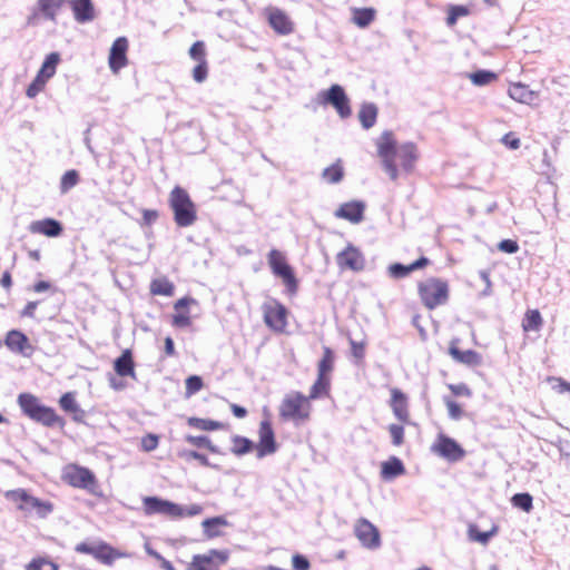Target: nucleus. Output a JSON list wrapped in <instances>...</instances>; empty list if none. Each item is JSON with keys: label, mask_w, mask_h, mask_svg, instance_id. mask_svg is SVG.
I'll return each mask as SVG.
<instances>
[{"label": "nucleus", "mask_w": 570, "mask_h": 570, "mask_svg": "<svg viewBox=\"0 0 570 570\" xmlns=\"http://www.w3.org/2000/svg\"><path fill=\"white\" fill-rule=\"evenodd\" d=\"M508 95L511 99L525 105H531L538 99V94L521 82L512 83L509 87Z\"/></svg>", "instance_id": "26"}, {"label": "nucleus", "mask_w": 570, "mask_h": 570, "mask_svg": "<svg viewBox=\"0 0 570 570\" xmlns=\"http://www.w3.org/2000/svg\"><path fill=\"white\" fill-rule=\"evenodd\" d=\"M405 472L402 461L397 458H391L389 461L382 463V476L386 480H391Z\"/></svg>", "instance_id": "31"}, {"label": "nucleus", "mask_w": 570, "mask_h": 570, "mask_svg": "<svg viewBox=\"0 0 570 570\" xmlns=\"http://www.w3.org/2000/svg\"><path fill=\"white\" fill-rule=\"evenodd\" d=\"M469 14V10L463 6H453L449 10V14L446 18L448 26L452 27L456 23L460 17H464Z\"/></svg>", "instance_id": "49"}, {"label": "nucleus", "mask_w": 570, "mask_h": 570, "mask_svg": "<svg viewBox=\"0 0 570 570\" xmlns=\"http://www.w3.org/2000/svg\"><path fill=\"white\" fill-rule=\"evenodd\" d=\"M497 533V528L493 527L490 531L480 532L475 525H470L468 534L470 540L476 541L481 544H487L489 540Z\"/></svg>", "instance_id": "44"}, {"label": "nucleus", "mask_w": 570, "mask_h": 570, "mask_svg": "<svg viewBox=\"0 0 570 570\" xmlns=\"http://www.w3.org/2000/svg\"><path fill=\"white\" fill-rule=\"evenodd\" d=\"M180 455L187 460H189V459L197 460V461H199L200 464H203L205 466H207L209 464L207 456H205L204 454L198 453L196 451H185Z\"/></svg>", "instance_id": "63"}, {"label": "nucleus", "mask_w": 570, "mask_h": 570, "mask_svg": "<svg viewBox=\"0 0 570 570\" xmlns=\"http://www.w3.org/2000/svg\"><path fill=\"white\" fill-rule=\"evenodd\" d=\"M375 145L383 168L392 180L399 178L396 158L400 160L401 167L410 171L419 157L415 144L409 141L397 146L392 131L389 130L382 132Z\"/></svg>", "instance_id": "1"}, {"label": "nucleus", "mask_w": 570, "mask_h": 570, "mask_svg": "<svg viewBox=\"0 0 570 570\" xmlns=\"http://www.w3.org/2000/svg\"><path fill=\"white\" fill-rule=\"evenodd\" d=\"M59 404H60L61 409L65 410L66 412H72L73 413V412H78L79 411V405L76 402L75 394L71 393V392L65 393L60 397Z\"/></svg>", "instance_id": "48"}, {"label": "nucleus", "mask_w": 570, "mask_h": 570, "mask_svg": "<svg viewBox=\"0 0 570 570\" xmlns=\"http://www.w3.org/2000/svg\"><path fill=\"white\" fill-rule=\"evenodd\" d=\"M265 324L273 331L282 333L287 326V309L278 301L268 298L262 305Z\"/></svg>", "instance_id": "9"}, {"label": "nucleus", "mask_w": 570, "mask_h": 570, "mask_svg": "<svg viewBox=\"0 0 570 570\" xmlns=\"http://www.w3.org/2000/svg\"><path fill=\"white\" fill-rule=\"evenodd\" d=\"M203 387V381L197 375H191L186 380V393L193 395Z\"/></svg>", "instance_id": "53"}, {"label": "nucleus", "mask_w": 570, "mask_h": 570, "mask_svg": "<svg viewBox=\"0 0 570 570\" xmlns=\"http://www.w3.org/2000/svg\"><path fill=\"white\" fill-rule=\"evenodd\" d=\"M228 554L225 551H217V550H210L208 553L205 554H196L194 556L193 560L204 564L208 569L212 566H219L227 561Z\"/></svg>", "instance_id": "28"}, {"label": "nucleus", "mask_w": 570, "mask_h": 570, "mask_svg": "<svg viewBox=\"0 0 570 570\" xmlns=\"http://www.w3.org/2000/svg\"><path fill=\"white\" fill-rule=\"evenodd\" d=\"M196 303L197 302L194 298H189V297H183V298L178 299L174 305L176 313L173 315V325L176 327L189 326L191 322H190L189 313L186 309L188 308V306L190 304H196Z\"/></svg>", "instance_id": "24"}, {"label": "nucleus", "mask_w": 570, "mask_h": 570, "mask_svg": "<svg viewBox=\"0 0 570 570\" xmlns=\"http://www.w3.org/2000/svg\"><path fill=\"white\" fill-rule=\"evenodd\" d=\"M65 0H38V7L41 13L49 20L56 21L57 12Z\"/></svg>", "instance_id": "34"}, {"label": "nucleus", "mask_w": 570, "mask_h": 570, "mask_svg": "<svg viewBox=\"0 0 570 570\" xmlns=\"http://www.w3.org/2000/svg\"><path fill=\"white\" fill-rule=\"evenodd\" d=\"M18 403L26 415L43 425L52 426L59 420L53 409L42 405L32 394L21 393Z\"/></svg>", "instance_id": "4"}, {"label": "nucleus", "mask_w": 570, "mask_h": 570, "mask_svg": "<svg viewBox=\"0 0 570 570\" xmlns=\"http://www.w3.org/2000/svg\"><path fill=\"white\" fill-rule=\"evenodd\" d=\"M431 450L439 456L450 461L456 462L463 459L465 451L462 446L453 439L439 434L435 442L432 444Z\"/></svg>", "instance_id": "12"}, {"label": "nucleus", "mask_w": 570, "mask_h": 570, "mask_svg": "<svg viewBox=\"0 0 570 570\" xmlns=\"http://www.w3.org/2000/svg\"><path fill=\"white\" fill-rule=\"evenodd\" d=\"M4 344L10 351L23 356H30L33 352V347L30 345L28 337L17 330L8 332Z\"/></svg>", "instance_id": "20"}, {"label": "nucleus", "mask_w": 570, "mask_h": 570, "mask_svg": "<svg viewBox=\"0 0 570 570\" xmlns=\"http://www.w3.org/2000/svg\"><path fill=\"white\" fill-rule=\"evenodd\" d=\"M232 441H233L232 452L236 455H244V454L250 452V450L254 446L253 442L247 438L235 435L232 439Z\"/></svg>", "instance_id": "43"}, {"label": "nucleus", "mask_w": 570, "mask_h": 570, "mask_svg": "<svg viewBox=\"0 0 570 570\" xmlns=\"http://www.w3.org/2000/svg\"><path fill=\"white\" fill-rule=\"evenodd\" d=\"M265 14L271 28L281 36H287L294 31V22L288 14L276 7L265 9Z\"/></svg>", "instance_id": "16"}, {"label": "nucleus", "mask_w": 570, "mask_h": 570, "mask_svg": "<svg viewBox=\"0 0 570 570\" xmlns=\"http://www.w3.org/2000/svg\"><path fill=\"white\" fill-rule=\"evenodd\" d=\"M47 81L42 78L36 76L33 81L28 86L26 95L29 98H35L39 92H41L46 87Z\"/></svg>", "instance_id": "51"}, {"label": "nucleus", "mask_w": 570, "mask_h": 570, "mask_svg": "<svg viewBox=\"0 0 570 570\" xmlns=\"http://www.w3.org/2000/svg\"><path fill=\"white\" fill-rule=\"evenodd\" d=\"M70 4L77 22L86 23L95 19V9L91 0H72Z\"/></svg>", "instance_id": "25"}, {"label": "nucleus", "mask_w": 570, "mask_h": 570, "mask_svg": "<svg viewBox=\"0 0 570 570\" xmlns=\"http://www.w3.org/2000/svg\"><path fill=\"white\" fill-rule=\"evenodd\" d=\"M410 265H402V264H392L389 267V274L390 276L394 278H402L405 277L409 273H411Z\"/></svg>", "instance_id": "52"}, {"label": "nucleus", "mask_w": 570, "mask_h": 570, "mask_svg": "<svg viewBox=\"0 0 570 570\" xmlns=\"http://www.w3.org/2000/svg\"><path fill=\"white\" fill-rule=\"evenodd\" d=\"M115 371L120 376H130L136 377V373L134 370V362L131 357V353L129 350H126L121 356H119L115 361Z\"/></svg>", "instance_id": "29"}, {"label": "nucleus", "mask_w": 570, "mask_h": 570, "mask_svg": "<svg viewBox=\"0 0 570 570\" xmlns=\"http://www.w3.org/2000/svg\"><path fill=\"white\" fill-rule=\"evenodd\" d=\"M141 446L146 452L154 451L158 446V436L155 434H148L142 438Z\"/></svg>", "instance_id": "58"}, {"label": "nucleus", "mask_w": 570, "mask_h": 570, "mask_svg": "<svg viewBox=\"0 0 570 570\" xmlns=\"http://www.w3.org/2000/svg\"><path fill=\"white\" fill-rule=\"evenodd\" d=\"M330 376H318L315 383L312 385L308 396L309 402L312 400L320 399L328 394L330 391Z\"/></svg>", "instance_id": "35"}, {"label": "nucleus", "mask_w": 570, "mask_h": 570, "mask_svg": "<svg viewBox=\"0 0 570 570\" xmlns=\"http://www.w3.org/2000/svg\"><path fill=\"white\" fill-rule=\"evenodd\" d=\"M257 458L262 459L277 451V443L271 422L263 420L258 429V443L255 445Z\"/></svg>", "instance_id": "14"}, {"label": "nucleus", "mask_w": 570, "mask_h": 570, "mask_svg": "<svg viewBox=\"0 0 570 570\" xmlns=\"http://www.w3.org/2000/svg\"><path fill=\"white\" fill-rule=\"evenodd\" d=\"M185 440L195 445V446H198V448H207L209 451L216 453L217 452V449L216 446H214L210 442V440L205 436V435H198V436H194V435H186L185 436Z\"/></svg>", "instance_id": "47"}, {"label": "nucleus", "mask_w": 570, "mask_h": 570, "mask_svg": "<svg viewBox=\"0 0 570 570\" xmlns=\"http://www.w3.org/2000/svg\"><path fill=\"white\" fill-rule=\"evenodd\" d=\"M375 18L373 8H355L353 9L352 21L360 28H366Z\"/></svg>", "instance_id": "33"}, {"label": "nucleus", "mask_w": 570, "mask_h": 570, "mask_svg": "<svg viewBox=\"0 0 570 570\" xmlns=\"http://www.w3.org/2000/svg\"><path fill=\"white\" fill-rule=\"evenodd\" d=\"M278 411L285 421L304 422L309 419L311 403L301 392H291L283 397Z\"/></svg>", "instance_id": "3"}, {"label": "nucleus", "mask_w": 570, "mask_h": 570, "mask_svg": "<svg viewBox=\"0 0 570 570\" xmlns=\"http://www.w3.org/2000/svg\"><path fill=\"white\" fill-rule=\"evenodd\" d=\"M449 389L451 390V392L454 394V395H458V396H471V390L469 389V386L464 383H460V384H450L449 385Z\"/></svg>", "instance_id": "61"}, {"label": "nucleus", "mask_w": 570, "mask_h": 570, "mask_svg": "<svg viewBox=\"0 0 570 570\" xmlns=\"http://www.w3.org/2000/svg\"><path fill=\"white\" fill-rule=\"evenodd\" d=\"M343 175H344V171H343V167L340 164V161L331 165L330 167H326L322 173V177L328 184L340 183L343 178Z\"/></svg>", "instance_id": "39"}, {"label": "nucleus", "mask_w": 570, "mask_h": 570, "mask_svg": "<svg viewBox=\"0 0 570 570\" xmlns=\"http://www.w3.org/2000/svg\"><path fill=\"white\" fill-rule=\"evenodd\" d=\"M389 432L392 438V443L395 446H400L404 442V428L400 424H390Z\"/></svg>", "instance_id": "50"}, {"label": "nucleus", "mask_w": 570, "mask_h": 570, "mask_svg": "<svg viewBox=\"0 0 570 570\" xmlns=\"http://www.w3.org/2000/svg\"><path fill=\"white\" fill-rule=\"evenodd\" d=\"M169 205L178 226L187 227L195 223L197 218L196 207L185 189L178 186L175 187L169 196Z\"/></svg>", "instance_id": "2"}, {"label": "nucleus", "mask_w": 570, "mask_h": 570, "mask_svg": "<svg viewBox=\"0 0 570 570\" xmlns=\"http://www.w3.org/2000/svg\"><path fill=\"white\" fill-rule=\"evenodd\" d=\"M444 402L448 409L449 416L452 420H460L463 415L461 406L455 401L450 399H445Z\"/></svg>", "instance_id": "54"}, {"label": "nucleus", "mask_w": 570, "mask_h": 570, "mask_svg": "<svg viewBox=\"0 0 570 570\" xmlns=\"http://www.w3.org/2000/svg\"><path fill=\"white\" fill-rule=\"evenodd\" d=\"M203 512V507L199 504H190L188 507L180 505V513L177 518L194 517Z\"/></svg>", "instance_id": "57"}, {"label": "nucleus", "mask_w": 570, "mask_h": 570, "mask_svg": "<svg viewBox=\"0 0 570 570\" xmlns=\"http://www.w3.org/2000/svg\"><path fill=\"white\" fill-rule=\"evenodd\" d=\"M352 355L356 360H362L364 357L365 343L364 342H355L350 340Z\"/></svg>", "instance_id": "62"}, {"label": "nucleus", "mask_w": 570, "mask_h": 570, "mask_svg": "<svg viewBox=\"0 0 570 570\" xmlns=\"http://www.w3.org/2000/svg\"><path fill=\"white\" fill-rule=\"evenodd\" d=\"M419 295L429 309L444 305L449 299V285L440 278H428L419 284Z\"/></svg>", "instance_id": "5"}, {"label": "nucleus", "mask_w": 570, "mask_h": 570, "mask_svg": "<svg viewBox=\"0 0 570 570\" xmlns=\"http://www.w3.org/2000/svg\"><path fill=\"white\" fill-rule=\"evenodd\" d=\"M190 57L200 62L205 60V45L202 41L195 42L189 49Z\"/></svg>", "instance_id": "55"}, {"label": "nucleus", "mask_w": 570, "mask_h": 570, "mask_svg": "<svg viewBox=\"0 0 570 570\" xmlns=\"http://www.w3.org/2000/svg\"><path fill=\"white\" fill-rule=\"evenodd\" d=\"M228 525H229V522L227 521V519L225 517H222V515L208 518L202 522L203 532L207 539H214V538L223 535L222 528H225Z\"/></svg>", "instance_id": "27"}, {"label": "nucleus", "mask_w": 570, "mask_h": 570, "mask_svg": "<svg viewBox=\"0 0 570 570\" xmlns=\"http://www.w3.org/2000/svg\"><path fill=\"white\" fill-rule=\"evenodd\" d=\"M449 354L452 356L454 361L469 366H476L480 365L482 362L481 355L475 351H461L458 347V340H453L450 343Z\"/></svg>", "instance_id": "23"}, {"label": "nucleus", "mask_w": 570, "mask_h": 570, "mask_svg": "<svg viewBox=\"0 0 570 570\" xmlns=\"http://www.w3.org/2000/svg\"><path fill=\"white\" fill-rule=\"evenodd\" d=\"M75 550L79 553L90 554L105 564H111L116 558L120 557L116 550L104 542H80Z\"/></svg>", "instance_id": "13"}, {"label": "nucleus", "mask_w": 570, "mask_h": 570, "mask_svg": "<svg viewBox=\"0 0 570 570\" xmlns=\"http://www.w3.org/2000/svg\"><path fill=\"white\" fill-rule=\"evenodd\" d=\"M144 510L148 515L164 514L170 518H177L180 513V505L156 497H146L144 499Z\"/></svg>", "instance_id": "17"}, {"label": "nucleus", "mask_w": 570, "mask_h": 570, "mask_svg": "<svg viewBox=\"0 0 570 570\" xmlns=\"http://www.w3.org/2000/svg\"><path fill=\"white\" fill-rule=\"evenodd\" d=\"M292 566L294 570H308L311 564L305 557L301 554H295L292 558Z\"/></svg>", "instance_id": "59"}, {"label": "nucleus", "mask_w": 570, "mask_h": 570, "mask_svg": "<svg viewBox=\"0 0 570 570\" xmlns=\"http://www.w3.org/2000/svg\"><path fill=\"white\" fill-rule=\"evenodd\" d=\"M26 570H59V567L48 558L38 557L26 566Z\"/></svg>", "instance_id": "42"}, {"label": "nucleus", "mask_w": 570, "mask_h": 570, "mask_svg": "<svg viewBox=\"0 0 570 570\" xmlns=\"http://www.w3.org/2000/svg\"><path fill=\"white\" fill-rule=\"evenodd\" d=\"M542 325V317L538 309L527 312L522 322V327L525 332L539 331Z\"/></svg>", "instance_id": "37"}, {"label": "nucleus", "mask_w": 570, "mask_h": 570, "mask_svg": "<svg viewBox=\"0 0 570 570\" xmlns=\"http://www.w3.org/2000/svg\"><path fill=\"white\" fill-rule=\"evenodd\" d=\"M365 204L360 200H352L342 204L334 213L335 217L345 219L352 224L363 220Z\"/></svg>", "instance_id": "19"}, {"label": "nucleus", "mask_w": 570, "mask_h": 570, "mask_svg": "<svg viewBox=\"0 0 570 570\" xmlns=\"http://www.w3.org/2000/svg\"><path fill=\"white\" fill-rule=\"evenodd\" d=\"M336 263L341 269H348L353 272H360L365 267V258L363 254L352 244H348L337 254Z\"/></svg>", "instance_id": "15"}, {"label": "nucleus", "mask_w": 570, "mask_h": 570, "mask_svg": "<svg viewBox=\"0 0 570 570\" xmlns=\"http://www.w3.org/2000/svg\"><path fill=\"white\" fill-rule=\"evenodd\" d=\"M354 534L361 546L368 550H376L381 547V534L379 529L365 518H360L354 523Z\"/></svg>", "instance_id": "11"}, {"label": "nucleus", "mask_w": 570, "mask_h": 570, "mask_svg": "<svg viewBox=\"0 0 570 570\" xmlns=\"http://www.w3.org/2000/svg\"><path fill=\"white\" fill-rule=\"evenodd\" d=\"M268 265L272 272L283 279L288 291L294 293L297 288V281L291 266L286 263L283 253L277 249H272L268 254Z\"/></svg>", "instance_id": "10"}, {"label": "nucleus", "mask_w": 570, "mask_h": 570, "mask_svg": "<svg viewBox=\"0 0 570 570\" xmlns=\"http://www.w3.org/2000/svg\"><path fill=\"white\" fill-rule=\"evenodd\" d=\"M393 414L402 423H410V412L407 406V397L399 389L391 390V403Z\"/></svg>", "instance_id": "21"}, {"label": "nucleus", "mask_w": 570, "mask_h": 570, "mask_svg": "<svg viewBox=\"0 0 570 570\" xmlns=\"http://www.w3.org/2000/svg\"><path fill=\"white\" fill-rule=\"evenodd\" d=\"M32 234H40L47 237H57L62 233L61 224L53 218H45L35 220L29 225Z\"/></svg>", "instance_id": "22"}, {"label": "nucleus", "mask_w": 570, "mask_h": 570, "mask_svg": "<svg viewBox=\"0 0 570 570\" xmlns=\"http://www.w3.org/2000/svg\"><path fill=\"white\" fill-rule=\"evenodd\" d=\"M150 291L155 295L171 296L174 285L166 278H157L151 282Z\"/></svg>", "instance_id": "41"}, {"label": "nucleus", "mask_w": 570, "mask_h": 570, "mask_svg": "<svg viewBox=\"0 0 570 570\" xmlns=\"http://www.w3.org/2000/svg\"><path fill=\"white\" fill-rule=\"evenodd\" d=\"M6 495L9 500L18 504V509L27 512L36 511L40 518H46L53 510L52 503L49 501H41L22 489L9 491Z\"/></svg>", "instance_id": "7"}, {"label": "nucleus", "mask_w": 570, "mask_h": 570, "mask_svg": "<svg viewBox=\"0 0 570 570\" xmlns=\"http://www.w3.org/2000/svg\"><path fill=\"white\" fill-rule=\"evenodd\" d=\"M498 248L504 253L514 254L518 252L519 245L512 239H504L499 243Z\"/></svg>", "instance_id": "60"}, {"label": "nucleus", "mask_w": 570, "mask_h": 570, "mask_svg": "<svg viewBox=\"0 0 570 570\" xmlns=\"http://www.w3.org/2000/svg\"><path fill=\"white\" fill-rule=\"evenodd\" d=\"M193 78L196 82H203L207 78V63L206 61H200L193 69Z\"/></svg>", "instance_id": "56"}, {"label": "nucleus", "mask_w": 570, "mask_h": 570, "mask_svg": "<svg viewBox=\"0 0 570 570\" xmlns=\"http://www.w3.org/2000/svg\"><path fill=\"white\" fill-rule=\"evenodd\" d=\"M377 117V108L374 104H363L358 111V119L365 129L374 126Z\"/></svg>", "instance_id": "32"}, {"label": "nucleus", "mask_w": 570, "mask_h": 570, "mask_svg": "<svg viewBox=\"0 0 570 570\" xmlns=\"http://www.w3.org/2000/svg\"><path fill=\"white\" fill-rule=\"evenodd\" d=\"M334 366V353L333 351L324 346L323 348V357L318 362L317 365V375L318 376H328Z\"/></svg>", "instance_id": "36"}, {"label": "nucleus", "mask_w": 570, "mask_h": 570, "mask_svg": "<svg viewBox=\"0 0 570 570\" xmlns=\"http://www.w3.org/2000/svg\"><path fill=\"white\" fill-rule=\"evenodd\" d=\"M188 424L202 431H216L223 428V423L208 419L189 417Z\"/></svg>", "instance_id": "38"}, {"label": "nucleus", "mask_w": 570, "mask_h": 570, "mask_svg": "<svg viewBox=\"0 0 570 570\" xmlns=\"http://www.w3.org/2000/svg\"><path fill=\"white\" fill-rule=\"evenodd\" d=\"M79 176L76 170H68L66 171L60 180V190L61 193H67L72 187H75L78 184Z\"/></svg>", "instance_id": "45"}, {"label": "nucleus", "mask_w": 570, "mask_h": 570, "mask_svg": "<svg viewBox=\"0 0 570 570\" xmlns=\"http://www.w3.org/2000/svg\"><path fill=\"white\" fill-rule=\"evenodd\" d=\"M502 142L513 150L520 147V139L515 137L512 132L505 134L502 137Z\"/></svg>", "instance_id": "64"}, {"label": "nucleus", "mask_w": 570, "mask_h": 570, "mask_svg": "<svg viewBox=\"0 0 570 570\" xmlns=\"http://www.w3.org/2000/svg\"><path fill=\"white\" fill-rule=\"evenodd\" d=\"M317 99L322 105H331L343 119L352 115L350 99L340 85H332L327 90L320 91Z\"/></svg>", "instance_id": "8"}, {"label": "nucleus", "mask_w": 570, "mask_h": 570, "mask_svg": "<svg viewBox=\"0 0 570 570\" xmlns=\"http://www.w3.org/2000/svg\"><path fill=\"white\" fill-rule=\"evenodd\" d=\"M511 501L514 507L525 512L532 509V497L529 493H517L512 497Z\"/></svg>", "instance_id": "46"}, {"label": "nucleus", "mask_w": 570, "mask_h": 570, "mask_svg": "<svg viewBox=\"0 0 570 570\" xmlns=\"http://www.w3.org/2000/svg\"><path fill=\"white\" fill-rule=\"evenodd\" d=\"M61 479L73 488L85 489L91 494H97V479L95 474L85 466L75 463L67 464L62 469Z\"/></svg>", "instance_id": "6"}, {"label": "nucleus", "mask_w": 570, "mask_h": 570, "mask_svg": "<svg viewBox=\"0 0 570 570\" xmlns=\"http://www.w3.org/2000/svg\"><path fill=\"white\" fill-rule=\"evenodd\" d=\"M468 78L475 86H487L497 79V75L489 70H478L468 75Z\"/></svg>", "instance_id": "40"}, {"label": "nucleus", "mask_w": 570, "mask_h": 570, "mask_svg": "<svg viewBox=\"0 0 570 570\" xmlns=\"http://www.w3.org/2000/svg\"><path fill=\"white\" fill-rule=\"evenodd\" d=\"M59 61L60 55L58 52L49 53L42 62V66L38 71L37 76L48 81L50 78L55 76Z\"/></svg>", "instance_id": "30"}, {"label": "nucleus", "mask_w": 570, "mask_h": 570, "mask_svg": "<svg viewBox=\"0 0 570 570\" xmlns=\"http://www.w3.org/2000/svg\"><path fill=\"white\" fill-rule=\"evenodd\" d=\"M127 50H128V40L126 37L117 38L109 52V68L112 72L117 73L120 69L127 66Z\"/></svg>", "instance_id": "18"}]
</instances>
